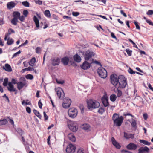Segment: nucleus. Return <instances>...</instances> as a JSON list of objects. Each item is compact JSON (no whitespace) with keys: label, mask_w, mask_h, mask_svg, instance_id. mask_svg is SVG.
<instances>
[{"label":"nucleus","mask_w":153,"mask_h":153,"mask_svg":"<svg viewBox=\"0 0 153 153\" xmlns=\"http://www.w3.org/2000/svg\"><path fill=\"white\" fill-rule=\"evenodd\" d=\"M112 119L114 125L116 126H119L123 123V116H119L118 114L115 113L113 115Z\"/></svg>","instance_id":"1"},{"label":"nucleus","mask_w":153,"mask_h":153,"mask_svg":"<svg viewBox=\"0 0 153 153\" xmlns=\"http://www.w3.org/2000/svg\"><path fill=\"white\" fill-rule=\"evenodd\" d=\"M87 107L89 109L96 108L100 106V103L99 102L92 99L87 100Z\"/></svg>","instance_id":"2"},{"label":"nucleus","mask_w":153,"mask_h":153,"mask_svg":"<svg viewBox=\"0 0 153 153\" xmlns=\"http://www.w3.org/2000/svg\"><path fill=\"white\" fill-rule=\"evenodd\" d=\"M67 125L70 130L73 132H75L78 130V126L77 122L68 120Z\"/></svg>","instance_id":"3"},{"label":"nucleus","mask_w":153,"mask_h":153,"mask_svg":"<svg viewBox=\"0 0 153 153\" xmlns=\"http://www.w3.org/2000/svg\"><path fill=\"white\" fill-rule=\"evenodd\" d=\"M119 80L117 88H125L127 84L126 79L125 77L123 75L119 76Z\"/></svg>","instance_id":"4"},{"label":"nucleus","mask_w":153,"mask_h":153,"mask_svg":"<svg viewBox=\"0 0 153 153\" xmlns=\"http://www.w3.org/2000/svg\"><path fill=\"white\" fill-rule=\"evenodd\" d=\"M28 85L26 80L24 77L20 78V81L17 83V88L19 90L24 87H26Z\"/></svg>","instance_id":"5"},{"label":"nucleus","mask_w":153,"mask_h":153,"mask_svg":"<svg viewBox=\"0 0 153 153\" xmlns=\"http://www.w3.org/2000/svg\"><path fill=\"white\" fill-rule=\"evenodd\" d=\"M119 76L115 74H112L110 76V80L111 83L116 88L117 86L119 80Z\"/></svg>","instance_id":"6"},{"label":"nucleus","mask_w":153,"mask_h":153,"mask_svg":"<svg viewBox=\"0 0 153 153\" xmlns=\"http://www.w3.org/2000/svg\"><path fill=\"white\" fill-rule=\"evenodd\" d=\"M97 73L102 78H105L107 77V71L103 68L99 67L98 69Z\"/></svg>","instance_id":"7"},{"label":"nucleus","mask_w":153,"mask_h":153,"mask_svg":"<svg viewBox=\"0 0 153 153\" xmlns=\"http://www.w3.org/2000/svg\"><path fill=\"white\" fill-rule=\"evenodd\" d=\"M77 110L74 108L69 109L68 111V114L69 116L73 118H75L77 116Z\"/></svg>","instance_id":"8"},{"label":"nucleus","mask_w":153,"mask_h":153,"mask_svg":"<svg viewBox=\"0 0 153 153\" xmlns=\"http://www.w3.org/2000/svg\"><path fill=\"white\" fill-rule=\"evenodd\" d=\"M76 150L75 146L72 144H70L67 146L66 149L67 153H74Z\"/></svg>","instance_id":"9"},{"label":"nucleus","mask_w":153,"mask_h":153,"mask_svg":"<svg viewBox=\"0 0 153 153\" xmlns=\"http://www.w3.org/2000/svg\"><path fill=\"white\" fill-rule=\"evenodd\" d=\"M55 90L56 92L58 97L60 99H62L64 96V93L63 90L61 88H56Z\"/></svg>","instance_id":"10"},{"label":"nucleus","mask_w":153,"mask_h":153,"mask_svg":"<svg viewBox=\"0 0 153 153\" xmlns=\"http://www.w3.org/2000/svg\"><path fill=\"white\" fill-rule=\"evenodd\" d=\"M94 56L93 52L89 50L85 52L84 54V58L86 60H89L92 56Z\"/></svg>","instance_id":"11"},{"label":"nucleus","mask_w":153,"mask_h":153,"mask_svg":"<svg viewBox=\"0 0 153 153\" xmlns=\"http://www.w3.org/2000/svg\"><path fill=\"white\" fill-rule=\"evenodd\" d=\"M71 102L70 99L68 98L65 99L62 104V106L64 108H66L69 107Z\"/></svg>","instance_id":"12"},{"label":"nucleus","mask_w":153,"mask_h":153,"mask_svg":"<svg viewBox=\"0 0 153 153\" xmlns=\"http://www.w3.org/2000/svg\"><path fill=\"white\" fill-rule=\"evenodd\" d=\"M91 66V63L88 62L87 61H85L81 67L82 69L84 70H87L90 68Z\"/></svg>","instance_id":"13"},{"label":"nucleus","mask_w":153,"mask_h":153,"mask_svg":"<svg viewBox=\"0 0 153 153\" xmlns=\"http://www.w3.org/2000/svg\"><path fill=\"white\" fill-rule=\"evenodd\" d=\"M149 151V149L147 146L141 147L138 149V153H144L145 152H148Z\"/></svg>","instance_id":"14"},{"label":"nucleus","mask_w":153,"mask_h":153,"mask_svg":"<svg viewBox=\"0 0 153 153\" xmlns=\"http://www.w3.org/2000/svg\"><path fill=\"white\" fill-rule=\"evenodd\" d=\"M16 4L13 1H11L7 3V9L10 10L14 7Z\"/></svg>","instance_id":"15"},{"label":"nucleus","mask_w":153,"mask_h":153,"mask_svg":"<svg viewBox=\"0 0 153 153\" xmlns=\"http://www.w3.org/2000/svg\"><path fill=\"white\" fill-rule=\"evenodd\" d=\"M13 18L12 19H19L20 17V13L18 11H14L13 13Z\"/></svg>","instance_id":"16"},{"label":"nucleus","mask_w":153,"mask_h":153,"mask_svg":"<svg viewBox=\"0 0 153 153\" xmlns=\"http://www.w3.org/2000/svg\"><path fill=\"white\" fill-rule=\"evenodd\" d=\"M52 64L53 65H58L59 64L60 59L56 57L52 59Z\"/></svg>","instance_id":"17"},{"label":"nucleus","mask_w":153,"mask_h":153,"mask_svg":"<svg viewBox=\"0 0 153 153\" xmlns=\"http://www.w3.org/2000/svg\"><path fill=\"white\" fill-rule=\"evenodd\" d=\"M111 141L113 145L117 149H120V146L119 143L115 140L114 138L112 137L111 138Z\"/></svg>","instance_id":"18"},{"label":"nucleus","mask_w":153,"mask_h":153,"mask_svg":"<svg viewBox=\"0 0 153 153\" xmlns=\"http://www.w3.org/2000/svg\"><path fill=\"white\" fill-rule=\"evenodd\" d=\"M127 147L129 149L135 150L137 149V146L134 143H130L128 145Z\"/></svg>","instance_id":"19"},{"label":"nucleus","mask_w":153,"mask_h":153,"mask_svg":"<svg viewBox=\"0 0 153 153\" xmlns=\"http://www.w3.org/2000/svg\"><path fill=\"white\" fill-rule=\"evenodd\" d=\"M8 90L10 92H14L16 91L13 85L10 82H9L8 83Z\"/></svg>","instance_id":"20"},{"label":"nucleus","mask_w":153,"mask_h":153,"mask_svg":"<svg viewBox=\"0 0 153 153\" xmlns=\"http://www.w3.org/2000/svg\"><path fill=\"white\" fill-rule=\"evenodd\" d=\"M124 137L127 139H133L134 137V134H128L125 132H124Z\"/></svg>","instance_id":"21"},{"label":"nucleus","mask_w":153,"mask_h":153,"mask_svg":"<svg viewBox=\"0 0 153 153\" xmlns=\"http://www.w3.org/2000/svg\"><path fill=\"white\" fill-rule=\"evenodd\" d=\"M3 68L8 72H11L12 71L10 66L8 64H6L5 65V66L3 67Z\"/></svg>","instance_id":"22"},{"label":"nucleus","mask_w":153,"mask_h":153,"mask_svg":"<svg viewBox=\"0 0 153 153\" xmlns=\"http://www.w3.org/2000/svg\"><path fill=\"white\" fill-rule=\"evenodd\" d=\"M61 61L65 65H67L68 63L69 59L68 57H65L62 59Z\"/></svg>","instance_id":"23"},{"label":"nucleus","mask_w":153,"mask_h":153,"mask_svg":"<svg viewBox=\"0 0 153 153\" xmlns=\"http://www.w3.org/2000/svg\"><path fill=\"white\" fill-rule=\"evenodd\" d=\"M74 59L75 61L77 62H79L81 60L80 57L77 54H76L74 56Z\"/></svg>","instance_id":"24"},{"label":"nucleus","mask_w":153,"mask_h":153,"mask_svg":"<svg viewBox=\"0 0 153 153\" xmlns=\"http://www.w3.org/2000/svg\"><path fill=\"white\" fill-rule=\"evenodd\" d=\"M82 128L84 130L88 131L90 129V126L87 124H84L82 126Z\"/></svg>","instance_id":"25"},{"label":"nucleus","mask_w":153,"mask_h":153,"mask_svg":"<svg viewBox=\"0 0 153 153\" xmlns=\"http://www.w3.org/2000/svg\"><path fill=\"white\" fill-rule=\"evenodd\" d=\"M68 137L69 139L72 141L75 142V138L73 134H69L68 135Z\"/></svg>","instance_id":"26"},{"label":"nucleus","mask_w":153,"mask_h":153,"mask_svg":"<svg viewBox=\"0 0 153 153\" xmlns=\"http://www.w3.org/2000/svg\"><path fill=\"white\" fill-rule=\"evenodd\" d=\"M22 104L23 105H31V102L29 101L28 100H23L22 102Z\"/></svg>","instance_id":"27"},{"label":"nucleus","mask_w":153,"mask_h":153,"mask_svg":"<svg viewBox=\"0 0 153 153\" xmlns=\"http://www.w3.org/2000/svg\"><path fill=\"white\" fill-rule=\"evenodd\" d=\"M139 142L140 143H142L144 145L148 146H149L151 144V143L150 142H149L145 140H144L140 139L139 140Z\"/></svg>","instance_id":"28"},{"label":"nucleus","mask_w":153,"mask_h":153,"mask_svg":"<svg viewBox=\"0 0 153 153\" xmlns=\"http://www.w3.org/2000/svg\"><path fill=\"white\" fill-rule=\"evenodd\" d=\"M117 98V97L116 95L114 94H113L111 95L110 96V100L112 102H115Z\"/></svg>","instance_id":"29"},{"label":"nucleus","mask_w":153,"mask_h":153,"mask_svg":"<svg viewBox=\"0 0 153 153\" xmlns=\"http://www.w3.org/2000/svg\"><path fill=\"white\" fill-rule=\"evenodd\" d=\"M36 61V59L35 57L32 58L29 62V65L32 67L33 66Z\"/></svg>","instance_id":"30"},{"label":"nucleus","mask_w":153,"mask_h":153,"mask_svg":"<svg viewBox=\"0 0 153 153\" xmlns=\"http://www.w3.org/2000/svg\"><path fill=\"white\" fill-rule=\"evenodd\" d=\"M102 102L104 106L105 107L108 106L109 105L108 100L107 98L102 99Z\"/></svg>","instance_id":"31"},{"label":"nucleus","mask_w":153,"mask_h":153,"mask_svg":"<svg viewBox=\"0 0 153 153\" xmlns=\"http://www.w3.org/2000/svg\"><path fill=\"white\" fill-rule=\"evenodd\" d=\"M33 112L34 114L36 115L37 117H38L39 118L41 119L42 117V116L40 114L39 112L37 110L34 109L33 110Z\"/></svg>","instance_id":"32"},{"label":"nucleus","mask_w":153,"mask_h":153,"mask_svg":"<svg viewBox=\"0 0 153 153\" xmlns=\"http://www.w3.org/2000/svg\"><path fill=\"white\" fill-rule=\"evenodd\" d=\"M7 120L6 119H3L0 120V125H3L7 123Z\"/></svg>","instance_id":"33"},{"label":"nucleus","mask_w":153,"mask_h":153,"mask_svg":"<svg viewBox=\"0 0 153 153\" xmlns=\"http://www.w3.org/2000/svg\"><path fill=\"white\" fill-rule=\"evenodd\" d=\"M44 14L45 16L48 17V18H49L50 17L51 14L50 13V12L48 10H45L44 13Z\"/></svg>","instance_id":"34"},{"label":"nucleus","mask_w":153,"mask_h":153,"mask_svg":"<svg viewBox=\"0 0 153 153\" xmlns=\"http://www.w3.org/2000/svg\"><path fill=\"white\" fill-rule=\"evenodd\" d=\"M13 42V40L12 39L9 38L7 39V44L8 45H10L12 44Z\"/></svg>","instance_id":"35"},{"label":"nucleus","mask_w":153,"mask_h":153,"mask_svg":"<svg viewBox=\"0 0 153 153\" xmlns=\"http://www.w3.org/2000/svg\"><path fill=\"white\" fill-rule=\"evenodd\" d=\"M131 123L132 127L134 128L136 127L137 123L136 121L135 120L132 119L131 121Z\"/></svg>","instance_id":"36"},{"label":"nucleus","mask_w":153,"mask_h":153,"mask_svg":"<svg viewBox=\"0 0 153 153\" xmlns=\"http://www.w3.org/2000/svg\"><path fill=\"white\" fill-rule=\"evenodd\" d=\"M25 77L28 79L32 80L33 78V76L30 74H28Z\"/></svg>","instance_id":"37"},{"label":"nucleus","mask_w":153,"mask_h":153,"mask_svg":"<svg viewBox=\"0 0 153 153\" xmlns=\"http://www.w3.org/2000/svg\"><path fill=\"white\" fill-rule=\"evenodd\" d=\"M128 72L129 73L131 74H135V73H136L138 74H140V73H139L133 71L130 68H129L128 70Z\"/></svg>","instance_id":"38"},{"label":"nucleus","mask_w":153,"mask_h":153,"mask_svg":"<svg viewBox=\"0 0 153 153\" xmlns=\"http://www.w3.org/2000/svg\"><path fill=\"white\" fill-rule=\"evenodd\" d=\"M8 82V78H5L4 80V82L3 83V85L4 86H7V83Z\"/></svg>","instance_id":"39"},{"label":"nucleus","mask_w":153,"mask_h":153,"mask_svg":"<svg viewBox=\"0 0 153 153\" xmlns=\"http://www.w3.org/2000/svg\"><path fill=\"white\" fill-rule=\"evenodd\" d=\"M105 110L104 108L102 107H100L98 109V112L100 114H102L104 112Z\"/></svg>","instance_id":"40"},{"label":"nucleus","mask_w":153,"mask_h":153,"mask_svg":"<svg viewBox=\"0 0 153 153\" xmlns=\"http://www.w3.org/2000/svg\"><path fill=\"white\" fill-rule=\"evenodd\" d=\"M22 4L26 7H29L30 4L27 1L22 2Z\"/></svg>","instance_id":"41"},{"label":"nucleus","mask_w":153,"mask_h":153,"mask_svg":"<svg viewBox=\"0 0 153 153\" xmlns=\"http://www.w3.org/2000/svg\"><path fill=\"white\" fill-rule=\"evenodd\" d=\"M99 16H100L102 18H103L104 19H107L106 18L105 16H103L102 15H95L94 17H93V18H94L96 19H99V18H98Z\"/></svg>","instance_id":"42"},{"label":"nucleus","mask_w":153,"mask_h":153,"mask_svg":"<svg viewBox=\"0 0 153 153\" xmlns=\"http://www.w3.org/2000/svg\"><path fill=\"white\" fill-rule=\"evenodd\" d=\"M117 88V96L118 97L121 96L122 94V91Z\"/></svg>","instance_id":"43"},{"label":"nucleus","mask_w":153,"mask_h":153,"mask_svg":"<svg viewBox=\"0 0 153 153\" xmlns=\"http://www.w3.org/2000/svg\"><path fill=\"white\" fill-rule=\"evenodd\" d=\"M126 51L129 56L131 55L132 51L131 50H130L129 49H127L126 50Z\"/></svg>","instance_id":"44"},{"label":"nucleus","mask_w":153,"mask_h":153,"mask_svg":"<svg viewBox=\"0 0 153 153\" xmlns=\"http://www.w3.org/2000/svg\"><path fill=\"white\" fill-rule=\"evenodd\" d=\"M134 23L135 25L136 28L137 29L140 30V27L139 26L138 22L136 21H135L134 22Z\"/></svg>","instance_id":"45"},{"label":"nucleus","mask_w":153,"mask_h":153,"mask_svg":"<svg viewBox=\"0 0 153 153\" xmlns=\"http://www.w3.org/2000/svg\"><path fill=\"white\" fill-rule=\"evenodd\" d=\"M34 22H35L36 26L37 27H39V20H34Z\"/></svg>","instance_id":"46"},{"label":"nucleus","mask_w":153,"mask_h":153,"mask_svg":"<svg viewBox=\"0 0 153 153\" xmlns=\"http://www.w3.org/2000/svg\"><path fill=\"white\" fill-rule=\"evenodd\" d=\"M28 14V12L27 10H24L23 11V15L25 17H26Z\"/></svg>","instance_id":"47"},{"label":"nucleus","mask_w":153,"mask_h":153,"mask_svg":"<svg viewBox=\"0 0 153 153\" xmlns=\"http://www.w3.org/2000/svg\"><path fill=\"white\" fill-rule=\"evenodd\" d=\"M15 33L14 31L12 29H10L8 30V33L7 34L8 35H10L12 33Z\"/></svg>","instance_id":"48"},{"label":"nucleus","mask_w":153,"mask_h":153,"mask_svg":"<svg viewBox=\"0 0 153 153\" xmlns=\"http://www.w3.org/2000/svg\"><path fill=\"white\" fill-rule=\"evenodd\" d=\"M11 82H11L12 84L13 83L14 84H17L18 82H17V80L16 79L12 78V79Z\"/></svg>","instance_id":"49"},{"label":"nucleus","mask_w":153,"mask_h":153,"mask_svg":"<svg viewBox=\"0 0 153 153\" xmlns=\"http://www.w3.org/2000/svg\"><path fill=\"white\" fill-rule=\"evenodd\" d=\"M41 50V48L37 47L36 49V52L37 53H40Z\"/></svg>","instance_id":"50"},{"label":"nucleus","mask_w":153,"mask_h":153,"mask_svg":"<svg viewBox=\"0 0 153 153\" xmlns=\"http://www.w3.org/2000/svg\"><path fill=\"white\" fill-rule=\"evenodd\" d=\"M56 82L58 84H60L61 85L63 84L64 83V81L63 80H59L57 79L56 80Z\"/></svg>","instance_id":"51"},{"label":"nucleus","mask_w":153,"mask_h":153,"mask_svg":"<svg viewBox=\"0 0 153 153\" xmlns=\"http://www.w3.org/2000/svg\"><path fill=\"white\" fill-rule=\"evenodd\" d=\"M21 51H20L19 50L18 52L15 53L12 56V58H14V57L17 56L20 53Z\"/></svg>","instance_id":"52"},{"label":"nucleus","mask_w":153,"mask_h":153,"mask_svg":"<svg viewBox=\"0 0 153 153\" xmlns=\"http://www.w3.org/2000/svg\"><path fill=\"white\" fill-rule=\"evenodd\" d=\"M147 14L149 15H151L153 14V10H149L147 12Z\"/></svg>","instance_id":"53"},{"label":"nucleus","mask_w":153,"mask_h":153,"mask_svg":"<svg viewBox=\"0 0 153 153\" xmlns=\"http://www.w3.org/2000/svg\"><path fill=\"white\" fill-rule=\"evenodd\" d=\"M18 20H11V22L14 25H16L17 22Z\"/></svg>","instance_id":"54"},{"label":"nucleus","mask_w":153,"mask_h":153,"mask_svg":"<svg viewBox=\"0 0 153 153\" xmlns=\"http://www.w3.org/2000/svg\"><path fill=\"white\" fill-rule=\"evenodd\" d=\"M35 2L37 4H38L39 5H40L42 4V2L41 1H40L39 0H35Z\"/></svg>","instance_id":"55"},{"label":"nucleus","mask_w":153,"mask_h":153,"mask_svg":"<svg viewBox=\"0 0 153 153\" xmlns=\"http://www.w3.org/2000/svg\"><path fill=\"white\" fill-rule=\"evenodd\" d=\"M79 14V13L78 12H72V15L73 16H76Z\"/></svg>","instance_id":"56"},{"label":"nucleus","mask_w":153,"mask_h":153,"mask_svg":"<svg viewBox=\"0 0 153 153\" xmlns=\"http://www.w3.org/2000/svg\"><path fill=\"white\" fill-rule=\"evenodd\" d=\"M26 111L29 114H30L31 113V109L30 107H27L26 108Z\"/></svg>","instance_id":"57"},{"label":"nucleus","mask_w":153,"mask_h":153,"mask_svg":"<svg viewBox=\"0 0 153 153\" xmlns=\"http://www.w3.org/2000/svg\"><path fill=\"white\" fill-rule=\"evenodd\" d=\"M77 153H84V150L82 149H80L78 150Z\"/></svg>","instance_id":"58"},{"label":"nucleus","mask_w":153,"mask_h":153,"mask_svg":"<svg viewBox=\"0 0 153 153\" xmlns=\"http://www.w3.org/2000/svg\"><path fill=\"white\" fill-rule=\"evenodd\" d=\"M38 105L39 108L41 109L42 108V103L40 100H39L38 102Z\"/></svg>","instance_id":"59"},{"label":"nucleus","mask_w":153,"mask_h":153,"mask_svg":"<svg viewBox=\"0 0 153 153\" xmlns=\"http://www.w3.org/2000/svg\"><path fill=\"white\" fill-rule=\"evenodd\" d=\"M147 22L149 23L150 25L153 26V22L150 20H146Z\"/></svg>","instance_id":"60"},{"label":"nucleus","mask_w":153,"mask_h":153,"mask_svg":"<svg viewBox=\"0 0 153 153\" xmlns=\"http://www.w3.org/2000/svg\"><path fill=\"white\" fill-rule=\"evenodd\" d=\"M124 116H130L132 117H134V116L132 115L131 114H130L129 113H124L123 114Z\"/></svg>","instance_id":"61"},{"label":"nucleus","mask_w":153,"mask_h":153,"mask_svg":"<svg viewBox=\"0 0 153 153\" xmlns=\"http://www.w3.org/2000/svg\"><path fill=\"white\" fill-rule=\"evenodd\" d=\"M111 36L113 38H114L115 39H116L117 40V39L116 37L115 36L113 32H111Z\"/></svg>","instance_id":"62"},{"label":"nucleus","mask_w":153,"mask_h":153,"mask_svg":"<svg viewBox=\"0 0 153 153\" xmlns=\"http://www.w3.org/2000/svg\"><path fill=\"white\" fill-rule=\"evenodd\" d=\"M43 114H44V117L45 118V120H47L48 119V117L46 115L45 112H43Z\"/></svg>","instance_id":"63"},{"label":"nucleus","mask_w":153,"mask_h":153,"mask_svg":"<svg viewBox=\"0 0 153 153\" xmlns=\"http://www.w3.org/2000/svg\"><path fill=\"white\" fill-rule=\"evenodd\" d=\"M143 117L145 120H146L148 117V115L147 114L145 113L143 115Z\"/></svg>","instance_id":"64"}]
</instances>
